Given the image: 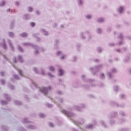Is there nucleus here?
I'll return each instance as SVG.
<instances>
[{
  "label": "nucleus",
  "instance_id": "nucleus-1",
  "mask_svg": "<svg viewBox=\"0 0 131 131\" xmlns=\"http://www.w3.org/2000/svg\"><path fill=\"white\" fill-rule=\"evenodd\" d=\"M51 90H52V88H51V86H49L47 88L43 87L40 90V91L42 92V93H43L45 95H47L48 92H49V91H51Z\"/></svg>",
  "mask_w": 131,
  "mask_h": 131
},
{
  "label": "nucleus",
  "instance_id": "nucleus-2",
  "mask_svg": "<svg viewBox=\"0 0 131 131\" xmlns=\"http://www.w3.org/2000/svg\"><path fill=\"white\" fill-rule=\"evenodd\" d=\"M62 112L63 113H64V114H66L68 116H69V117H71V116H73V114L69 113L65 110H63Z\"/></svg>",
  "mask_w": 131,
  "mask_h": 131
},
{
  "label": "nucleus",
  "instance_id": "nucleus-3",
  "mask_svg": "<svg viewBox=\"0 0 131 131\" xmlns=\"http://www.w3.org/2000/svg\"><path fill=\"white\" fill-rule=\"evenodd\" d=\"M58 72H59V76H62V75L63 74V73H64V72H63V70L59 69L58 70Z\"/></svg>",
  "mask_w": 131,
  "mask_h": 131
},
{
  "label": "nucleus",
  "instance_id": "nucleus-4",
  "mask_svg": "<svg viewBox=\"0 0 131 131\" xmlns=\"http://www.w3.org/2000/svg\"><path fill=\"white\" fill-rule=\"evenodd\" d=\"M20 35L22 36V37H26V36H27V34H26V33H23L21 34Z\"/></svg>",
  "mask_w": 131,
  "mask_h": 131
},
{
  "label": "nucleus",
  "instance_id": "nucleus-5",
  "mask_svg": "<svg viewBox=\"0 0 131 131\" xmlns=\"http://www.w3.org/2000/svg\"><path fill=\"white\" fill-rule=\"evenodd\" d=\"M18 60L19 61V62H23V60H22V57L20 56H18Z\"/></svg>",
  "mask_w": 131,
  "mask_h": 131
},
{
  "label": "nucleus",
  "instance_id": "nucleus-6",
  "mask_svg": "<svg viewBox=\"0 0 131 131\" xmlns=\"http://www.w3.org/2000/svg\"><path fill=\"white\" fill-rule=\"evenodd\" d=\"M49 70L50 71H55V69L53 67H49Z\"/></svg>",
  "mask_w": 131,
  "mask_h": 131
},
{
  "label": "nucleus",
  "instance_id": "nucleus-7",
  "mask_svg": "<svg viewBox=\"0 0 131 131\" xmlns=\"http://www.w3.org/2000/svg\"><path fill=\"white\" fill-rule=\"evenodd\" d=\"M123 10V7H120L119 8V12L120 13H122V11Z\"/></svg>",
  "mask_w": 131,
  "mask_h": 131
},
{
  "label": "nucleus",
  "instance_id": "nucleus-8",
  "mask_svg": "<svg viewBox=\"0 0 131 131\" xmlns=\"http://www.w3.org/2000/svg\"><path fill=\"white\" fill-rule=\"evenodd\" d=\"M30 25L32 27H34V26H35V24L34 23H31Z\"/></svg>",
  "mask_w": 131,
  "mask_h": 131
},
{
  "label": "nucleus",
  "instance_id": "nucleus-9",
  "mask_svg": "<svg viewBox=\"0 0 131 131\" xmlns=\"http://www.w3.org/2000/svg\"><path fill=\"white\" fill-rule=\"evenodd\" d=\"M103 21H104V20L103 19V18H100L98 20V21L102 23L103 22Z\"/></svg>",
  "mask_w": 131,
  "mask_h": 131
},
{
  "label": "nucleus",
  "instance_id": "nucleus-10",
  "mask_svg": "<svg viewBox=\"0 0 131 131\" xmlns=\"http://www.w3.org/2000/svg\"><path fill=\"white\" fill-rule=\"evenodd\" d=\"M49 125L51 127H53V126H54V125L52 123H49Z\"/></svg>",
  "mask_w": 131,
  "mask_h": 131
},
{
  "label": "nucleus",
  "instance_id": "nucleus-11",
  "mask_svg": "<svg viewBox=\"0 0 131 131\" xmlns=\"http://www.w3.org/2000/svg\"><path fill=\"white\" fill-rule=\"evenodd\" d=\"M29 12H32V8H29Z\"/></svg>",
  "mask_w": 131,
  "mask_h": 131
},
{
  "label": "nucleus",
  "instance_id": "nucleus-12",
  "mask_svg": "<svg viewBox=\"0 0 131 131\" xmlns=\"http://www.w3.org/2000/svg\"><path fill=\"white\" fill-rule=\"evenodd\" d=\"M18 72H19L20 75H23V74H22V71H21V70H18Z\"/></svg>",
  "mask_w": 131,
  "mask_h": 131
},
{
  "label": "nucleus",
  "instance_id": "nucleus-13",
  "mask_svg": "<svg viewBox=\"0 0 131 131\" xmlns=\"http://www.w3.org/2000/svg\"><path fill=\"white\" fill-rule=\"evenodd\" d=\"M60 54H61V52L58 51V52H57L56 55H57V56H59V55Z\"/></svg>",
  "mask_w": 131,
  "mask_h": 131
},
{
  "label": "nucleus",
  "instance_id": "nucleus-14",
  "mask_svg": "<svg viewBox=\"0 0 131 131\" xmlns=\"http://www.w3.org/2000/svg\"><path fill=\"white\" fill-rule=\"evenodd\" d=\"M86 18H87L88 19H90V18H91V15H87V16H86Z\"/></svg>",
  "mask_w": 131,
  "mask_h": 131
},
{
  "label": "nucleus",
  "instance_id": "nucleus-15",
  "mask_svg": "<svg viewBox=\"0 0 131 131\" xmlns=\"http://www.w3.org/2000/svg\"><path fill=\"white\" fill-rule=\"evenodd\" d=\"M1 6H5V1H3L2 2V4H1Z\"/></svg>",
  "mask_w": 131,
  "mask_h": 131
},
{
  "label": "nucleus",
  "instance_id": "nucleus-16",
  "mask_svg": "<svg viewBox=\"0 0 131 131\" xmlns=\"http://www.w3.org/2000/svg\"><path fill=\"white\" fill-rule=\"evenodd\" d=\"M48 75H49V76H50V77H53V75H52L51 74L49 73Z\"/></svg>",
  "mask_w": 131,
  "mask_h": 131
},
{
  "label": "nucleus",
  "instance_id": "nucleus-17",
  "mask_svg": "<svg viewBox=\"0 0 131 131\" xmlns=\"http://www.w3.org/2000/svg\"><path fill=\"white\" fill-rule=\"evenodd\" d=\"M40 117H43V114H40Z\"/></svg>",
  "mask_w": 131,
  "mask_h": 131
},
{
  "label": "nucleus",
  "instance_id": "nucleus-18",
  "mask_svg": "<svg viewBox=\"0 0 131 131\" xmlns=\"http://www.w3.org/2000/svg\"><path fill=\"white\" fill-rule=\"evenodd\" d=\"M10 36H13V33H10Z\"/></svg>",
  "mask_w": 131,
  "mask_h": 131
},
{
  "label": "nucleus",
  "instance_id": "nucleus-19",
  "mask_svg": "<svg viewBox=\"0 0 131 131\" xmlns=\"http://www.w3.org/2000/svg\"><path fill=\"white\" fill-rule=\"evenodd\" d=\"M1 82H2V84H4V83H5V81L2 80V81H1Z\"/></svg>",
  "mask_w": 131,
  "mask_h": 131
},
{
  "label": "nucleus",
  "instance_id": "nucleus-20",
  "mask_svg": "<svg viewBox=\"0 0 131 131\" xmlns=\"http://www.w3.org/2000/svg\"><path fill=\"white\" fill-rule=\"evenodd\" d=\"M1 75H2V76H4V73H1Z\"/></svg>",
  "mask_w": 131,
  "mask_h": 131
},
{
  "label": "nucleus",
  "instance_id": "nucleus-21",
  "mask_svg": "<svg viewBox=\"0 0 131 131\" xmlns=\"http://www.w3.org/2000/svg\"><path fill=\"white\" fill-rule=\"evenodd\" d=\"M64 56H62L61 57V59H64Z\"/></svg>",
  "mask_w": 131,
  "mask_h": 131
},
{
  "label": "nucleus",
  "instance_id": "nucleus-22",
  "mask_svg": "<svg viewBox=\"0 0 131 131\" xmlns=\"http://www.w3.org/2000/svg\"><path fill=\"white\" fill-rule=\"evenodd\" d=\"M34 71H36V68H34Z\"/></svg>",
  "mask_w": 131,
  "mask_h": 131
},
{
  "label": "nucleus",
  "instance_id": "nucleus-23",
  "mask_svg": "<svg viewBox=\"0 0 131 131\" xmlns=\"http://www.w3.org/2000/svg\"><path fill=\"white\" fill-rule=\"evenodd\" d=\"M20 52H23V50L20 49Z\"/></svg>",
  "mask_w": 131,
  "mask_h": 131
},
{
  "label": "nucleus",
  "instance_id": "nucleus-24",
  "mask_svg": "<svg viewBox=\"0 0 131 131\" xmlns=\"http://www.w3.org/2000/svg\"><path fill=\"white\" fill-rule=\"evenodd\" d=\"M81 77H82V78H83L84 77V76L83 75V76H81Z\"/></svg>",
  "mask_w": 131,
  "mask_h": 131
},
{
  "label": "nucleus",
  "instance_id": "nucleus-25",
  "mask_svg": "<svg viewBox=\"0 0 131 131\" xmlns=\"http://www.w3.org/2000/svg\"><path fill=\"white\" fill-rule=\"evenodd\" d=\"M93 127V125H90V127Z\"/></svg>",
  "mask_w": 131,
  "mask_h": 131
},
{
  "label": "nucleus",
  "instance_id": "nucleus-26",
  "mask_svg": "<svg viewBox=\"0 0 131 131\" xmlns=\"http://www.w3.org/2000/svg\"><path fill=\"white\" fill-rule=\"evenodd\" d=\"M42 74L43 75H45V73H42Z\"/></svg>",
  "mask_w": 131,
  "mask_h": 131
},
{
  "label": "nucleus",
  "instance_id": "nucleus-27",
  "mask_svg": "<svg viewBox=\"0 0 131 131\" xmlns=\"http://www.w3.org/2000/svg\"><path fill=\"white\" fill-rule=\"evenodd\" d=\"M17 61L15 60L14 63H16Z\"/></svg>",
  "mask_w": 131,
  "mask_h": 131
},
{
  "label": "nucleus",
  "instance_id": "nucleus-28",
  "mask_svg": "<svg viewBox=\"0 0 131 131\" xmlns=\"http://www.w3.org/2000/svg\"><path fill=\"white\" fill-rule=\"evenodd\" d=\"M2 104H5V103L4 102V101L2 102Z\"/></svg>",
  "mask_w": 131,
  "mask_h": 131
},
{
  "label": "nucleus",
  "instance_id": "nucleus-29",
  "mask_svg": "<svg viewBox=\"0 0 131 131\" xmlns=\"http://www.w3.org/2000/svg\"><path fill=\"white\" fill-rule=\"evenodd\" d=\"M15 77H18V76H15Z\"/></svg>",
  "mask_w": 131,
  "mask_h": 131
},
{
  "label": "nucleus",
  "instance_id": "nucleus-30",
  "mask_svg": "<svg viewBox=\"0 0 131 131\" xmlns=\"http://www.w3.org/2000/svg\"><path fill=\"white\" fill-rule=\"evenodd\" d=\"M102 76H104V74H102Z\"/></svg>",
  "mask_w": 131,
  "mask_h": 131
},
{
  "label": "nucleus",
  "instance_id": "nucleus-31",
  "mask_svg": "<svg viewBox=\"0 0 131 131\" xmlns=\"http://www.w3.org/2000/svg\"><path fill=\"white\" fill-rule=\"evenodd\" d=\"M8 11H10V10H9V9H8Z\"/></svg>",
  "mask_w": 131,
  "mask_h": 131
},
{
  "label": "nucleus",
  "instance_id": "nucleus-32",
  "mask_svg": "<svg viewBox=\"0 0 131 131\" xmlns=\"http://www.w3.org/2000/svg\"><path fill=\"white\" fill-rule=\"evenodd\" d=\"M5 49H6V47H5Z\"/></svg>",
  "mask_w": 131,
  "mask_h": 131
}]
</instances>
